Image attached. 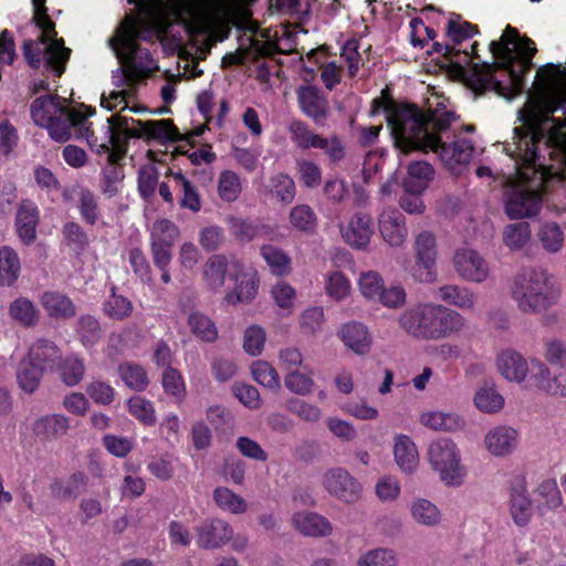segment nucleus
I'll list each match as a JSON object with an SVG mask.
<instances>
[{"mask_svg": "<svg viewBox=\"0 0 566 566\" xmlns=\"http://www.w3.org/2000/svg\"><path fill=\"white\" fill-rule=\"evenodd\" d=\"M446 103L444 97L434 95L427 101L424 111L409 104L392 107L387 122L396 147L407 153L429 151V147L437 146V133H446L455 120L454 112Z\"/></svg>", "mask_w": 566, "mask_h": 566, "instance_id": "3", "label": "nucleus"}, {"mask_svg": "<svg viewBox=\"0 0 566 566\" xmlns=\"http://www.w3.org/2000/svg\"><path fill=\"white\" fill-rule=\"evenodd\" d=\"M323 488L328 494L346 503H356L363 492L361 484L345 469L332 468L322 476Z\"/></svg>", "mask_w": 566, "mask_h": 566, "instance_id": "15", "label": "nucleus"}, {"mask_svg": "<svg viewBox=\"0 0 566 566\" xmlns=\"http://www.w3.org/2000/svg\"><path fill=\"white\" fill-rule=\"evenodd\" d=\"M253 379L261 386L271 390H277L281 387V379L279 373L266 360H255L250 367Z\"/></svg>", "mask_w": 566, "mask_h": 566, "instance_id": "48", "label": "nucleus"}, {"mask_svg": "<svg viewBox=\"0 0 566 566\" xmlns=\"http://www.w3.org/2000/svg\"><path fill=\"white\" fill-rule=\"evenodd\" d=\"M103 310L108 317L122 321L130 316L133 304L127 297L113 292L104 302Z\"/></svg>", "mask_w": 566, "mask_h": 566, "instance_id": "61", "label": "nucleus"}, {"mask_svg": "<svg viewBox=\"0 0 566 566\" xmlns=\"http://www.w3.org/2000/svg\"><path fill=\"white\" fill-rule=\"evenodd\" d=\"M531 239V228L527 222L510 223L503 230V242L510 250H520Z\"/></svg>", "mask_w": 566, "mask_h": 566, "instance_id": "52", "label": "nucleus"}, {"mask_svg": "<svg viewBox=\"0 0 566 566\" xmlns=\"http://www.w3.org/2000/svg\"><path fill=\"white\" fill-rule=\"evenodd\" d=\"M191 333L202 342L213 343L219 332L214 322L203 313L192 312L187 319Z\"/></svg>", "mask_w": 566, "mask_h": 566, "instance_id": "41", "label": "nucleus"}, {"mask_svg": "<svg viewBox=\"0 0 566 566\" xmlns=\"http://www.w3.org/2000/svg\"><path fill=\"white\" fill-rule=\"evenodd\" d=\"M453 268L460 279L472 283H483L490 275L484 258L475 250L459 249L453 256Z\"/></svg>", "mask_w": 566, "mask_h": 566, "instance_id": "17", "label": "nucleus"}, {"mask_svg": "<svg viewBox=\"0 0 566 566\" xmlns=\"http://www.w3.org/2000/svg\"><path fill=\"white\" fill-rule=\"evenodd\" d=\"M532 386L555 399H566V363L549 368L539 359H531Z\"/></svg>", "mask_w": 566, "mask_h": 566, "instance_id": "14", "label": "nucleus"}, {"mask_svg": "<svg viewBox=\"0 0 566 566\" xmlns=\"http://www.w3.org/2000/svg\"><path fill=\"white\" fill-rule=\"evenodd\" d=\"M170 178H172L176 187L182 193V198L180 200L181 207L189 209L192 212L200 211L201 198L196 187L180 171H171Z\"/></svg>", "mask_w": 566, "mask_h": 566, "instance_id": "43", "label": "nucleus"}, {"mask_svg": "<svg viewBox=\"0 0 566 566\" xmlns=\"http://www.w3.org/2000/svg\"><path fill=\"white\" fill-rule=\"evenodd\" d=\"M324 283L326 294L336 302L344 301L352 292L350 281L339 271L327 273Z\"/></svg>", "mask_w": 566, "mask_h": 566, "instance_id": "49", "label": "nucleus"}, {"mask_svg": "<svg viewBox=\"0 0 566 566\" xmlns=\"http://www.w3.org/2000/svg\"><path fill=\"white\" fill-rule=\"evenodd\" d=\"M378 231L390 247H401L407 239L406 219L395 208H386L378 216Z\"/></svg>", "mask_w": 566, "mask_h": 566, "instance_id": "21", "label": "nucleus"}, {"mask_svg": "<svg viewBox=\"0 0 566 566\" xmlns=\"http://www.w3.org/2000/svg\"><path fill=\"white\" fill-rule=\"evenodd\" d=\"M10 316L22 325L31 326L38 321V311L33 303L24 297L17 298L10 304Z\"/></svg>", "mask_w": 566, "mask_h": 566, "instance_id": "56", "label": "nucleus"}, {"mask_svg": "<svg viewBox=\"0 0 566 566\" xmlns=\"http://www.w3.org/2000/svg\"><path fill=\"white\" fill-rule=\"evenodd\" d=\"M284 385L291 392L298 396L310 395L314 389L313 378L297 369L285 374Z\"/></svg>", "mask_w": 566, "mask_h": 566, "instance_id": "63", "label": "nucleus"}, {"mask_svg": "<svg viewBox=\"0 0 566 566\" xmlns=\"http://www.w3.org/2000/svg\"><path fill=\"white\" fill-rule=\"evenodd\" d=\"M178 237V227L168 219H159L150 228V243L153 244L172 247Z\"/></svg>", "mask_w": 566, "mask_h": 566, "instance_id": "51", "label": "nucleus"}, {"mask_svg": "<svg viewBox=\"0 0 566 566\" xmlns=\"http://www.w3.org/2000/svg\"><path fill=\"white\" fill-rule=\"evenodd\" d=\"M118 371L125 385L133 390L143 391L148 386L147 374L139 365L125 363L119 366Z\"/></svg>", "mask_w": 566, "mask_h": 566, "instance_id": "53", "label": "nucleus"}, {"mask_svg": "<svg viewBox=\"0 0 566 566\" xmlns=\"http://www.w3.org/2000/svg\"><path fill=\"white\" fill-rule=\"evenodd\" d=\"M76 333L83 346L93 347L101 339L99 323L91 315H83L77 321Z\"/></svg>", "mask_w": 566, "mask_h": 566, "instance_id": "54", "label": "nucleus"}, {"mask_svg": "<svg viewBox=\"0 0 566 566\" xmlns=\"http://www.w3.org/2000/svg\"><path fill=\"white\" fill-rule=\"evenodd\" d=\"M270 294L279 308L286 314L293 312L296 301V291L292 285L284 281L277 282L271 287Z\"/></svg>", "mask_w": 566, "mask_h": 566, "instance_id": "57", "label": "nucleus"}, {"mask_svg": "<svg viewBox=\"0 0 566 566\" xmlns=\"http://www.w3.org/2000/svg\"><path fill=\"white\" fill-rule=\"evenodd\" d=\"M28 356L44 371L55 365L60 350L52 342L41 339L31 346Z\"/></svg>", "mask_w": 566, "mask_h": 566, "instance_id": "42", "label": "nucleus"}, {"mask_svg": "<svg viewBox=\"0 0 566 566\" xmlns=\"http://www.w3.org/2000/svg\"><path fill=\"white\" fill-rule=\"evenodd\" d=\"M266 333L260 325H250L243 333V349L250 356H259L264 349Z\"/></svg>", "mask_w": 566, "mask_h": 566, "instance_id": "60", "label": "nucleus"}, {"mask_svg": "<svg viewBox=\"0 0 566 566\" xmlns=\"http://www.w3.org/2000/svg\"><path fill=\"white\" fill-rule=\"evenodd\" d=\"M289 133L295 146L302 149L315 148L321 136L310 130L307 126L300 120H292L289 124Z\"/></svg>", "mask_w": 566, "mask_h": 566, "instance_id": "58", "label": "nucleus"}, {"mask_svg": "<svg viewBox=\"0 0 566 566\" xmlns=\"http://www.w3.org/2000/svg\"><path fill=\"white\" fill-rule=\"evenodd\" d=\"M451 126L446 133H437L434 147L429 150L437 154L444 166L453 171L459 172L472 159L474 147L470 139L457 137L451 144L446 139L450 137Z\"/></svg>", "mask_w": 566, "mask_h": 566, "instance_id": "12", "label": "nucleus"}, {"mask_svg": "<svg viewBox=\"0 0 566 566\" xmlns=\"http://www.w3.org/2000/svg\"><path fill=\"white\" fill-rule=\"evenodd\" d=\"M398 324L415 338L437 340L460 333L465 327V318L441 304L418 303L399 315Z\"/></svg>", "mask_w": 566, "mask_h": 566, "instance_id": "6", "label": "nucleus"}, {"mask_svg": "<svg viewBox=\"0 0 566 566\" xmlns=\"http://www.w3.org/2000/svg\"><path fill=\"white\" fill-rule=\"evenodd\" d=\"M293 527L304 536L326 537L333 533L332 523L316 512L300 511L292 515Z\"/></svg>", "mask_w": 566, "mask_h": 566, "instance_id": "26", "label": "nucleus"}, {"mask_svg": "<svg viewBox=\"0 0 566 566\" xmlns=\"http://www.w3.org/2000/svg\"><path fill=\"white\" fill-rule=\"evenodd\" d=\"M107 143L115 146L119 137L125 138L145 137L157 140L171 139L174 136V127L167 119L140 122L126 116L113 115L108 119Z\"/></svg>", "mask_w": 566, "mask_h": 566, "instance_id": "10", "label": "nucleus"}, {"mask_svg": "<svg viewBox=\"0 0 566 566\" xmlns=\"http://www.w3.org/2000/svg\"><path fill=\"white\" fill-rule=\"evenodd\" d=\"M433 177V169L427 161H413L408 166L402 186L405 191L423 192Z\"/></svg>", "mask_w": 566, "mask_h": 566, "instance_id": "35", "label": "nucleus"}, {"mask_svg": "<svg viewBox=\"0 0 566 566\" xmlns=\"http://www.w3.org/2000/svg\"><path fill=\"white\" fill-rule=\"evenodd\" d=\"M224 254L209 256L201 266V283L205 290L219 293L224 286L227 274L232 273V261Z\"/></svg>", "mask_w": 566, "mask_h": 566, "instance_id": "19", "label": "nucleus"}, {"mask_svg": "<svg viewBox=\"0 0 566 566\" xmlns=\"http://www.w3.org/2000/svg\"><path fill=\"white\" fill-rule=\"evenodd\" d=\"M69 429V418L59 413L44 416L33 424L34 434L43 441L55 440L66 434Z\"/></svg>", "mask_w": 566, "mask_h": 566, "instance_id": "34", "label": "nucleus"}, {"mask_svg": "<svg viewBox=\"0 0 566 566\" xmlns=\"http://www.w3.org/2000/svg\"><path fill=\"white\" fill-rule=\"evenodd\" d=\"M537 235L543 248L551 253L559 251L563 247L564 233L555 222L543 224Z\"/></svg>", "mask_w": 566, "mask_h": 566, "instance_id": "62", "label": "nucleus"}, {"mask_svg": "<svg viewBox=\"0 0 566 566\" xmlns=\"http://www.w3.org/2000/svg\"><path fill=\"white\" fill-rule=\"evenodd\" d=\"M21 271L18 253L10 247L0 248V286H12Z\"/></svg>", "mask_w": 566, "mask_h": 566, "instance_id": "36", "label": "nucleus"}, {"mask_svg": "<svg viewBox=\"0 0 566 566\" xmlns=\"http://www.w3.org/2000/svg\"><path fill=\"white\" fill-rule=\"evenodd\" d=\"M127 408L132 416L145 426L156 423V411L153 402L140 396H134L127 401Z\"/></svg>", "mask_w": 566, "mask_h": 566, "instance_id": "55", "label": "nucleus"}, {"mask_svg": "<svg viewBox=\"0 0 566 566\" xmlns=\"http://www.w3.org/2000/svg\"><path fill=\"white\" fill-rule=\"evenodd\" d=\"M144 27V21L128 15L109 38L108 44L120 64L113 72L114 86L122 87L126 83L136 85L158 67L148 49L138 44L139 39H145Z\"/></svg>", "mask_w": 566, "mask_h": 566, "instance_id": "5", "label": "nucleus"}, {"mask_svg": "<svg viewBox=\"0 0 566 566\" xmlns=\"http://www.w3.org/2000/svg\"><path fill=\"white\" fill-rule=\"evenodd\" d=\"M392 455L396 465L403 474H413L420 465L418 448L408 434L397 433L394 436Z\"/></svg>", "mask_w": 566, "mask_h": 566, "instance_id": "23", "label": "nucleus"}, {"mask_svg": "<svg viewBox=\"0 0 566 566\" xmlns=\"http://www.w3.org/2000/svg\"><path fill=\"white\" fill-rule=\"evenodd\" d=\"M357 286L365 300L378 302L387 308H398L406 303V291L399 285L386 286L382 276L376 271L361 272Z\"/></svg>", "mask_w": 566, "mask_h": 566, "instance_id": "11", "label": "nucleus"}, {"mask_svg": "<svg viewBox=\"0 0 566 566\" xmlns=\"http://www.w3.org/2000/svg\"><path fill=\"white\" fill-rule=\"evenodd\" d=\"M185 9L189 27L196 32H206L212 28L214 13L210 4L199 0H169Z\"/></svg>", "mask_w": 566, "mask_h": 566, "instance_id": "29", "label": "nucleus"}, {"mask_svg": "<svg viewBox=\"0 0 566 566\" xmlns=\"http://www.w3.org/2000/svg\"><path fill=\"white\" fill-rule=\"evenodd\" d=\"M291 227L303 233H313L317 227V217L308 205H297L290 210Z\"/></svg>", "mask_w": 566, "mask_h": 566, "instance_id": "44", "label": "nucleus"}, {"mask_svg": "<svg viewBox=\"0 0 566 566\" xmlns=\"http://www.w3.org/2000/svg\"><path fill=\"white\" fill-rule=\"evenodd\" d=\"M86 111L70 108L65 98L57 95L40 96L31 104V116L35 125L45 127L50 136L60 143L69 140L72 136L84 138L94 148L107 149L106 142L97 143L87 123V117L93 114L90 107Z\"/></svg>", "mask_w": 566, "mask_h": 566, "instance_id": "4", "label": "nucleus"}, {"mask_svg": "<svg viewBox=\"0 0 566 566\" xmlns=\"http://www.w3.org/2000/svg\"><path fill=\"white\" fill-rule=\"evenodd\" d=\"M241 192V182L239 176L231 170H224L218 179L219 197L228 202L237 200Z\"/></svg>", "mask_w": 566, "mask_h": 566, "instance_id": "59", "label": "nucleus"}, {"mask_svg": "<svg viewBox=\"0 0 566 566\" xmlns=\"http://www.w3.org/2000/svg\"><path fill=\"white\" fill-rule=\"evenodd\" d=\"M496 369L507 381L522 384L532 373V364L521 353L514 349H504L497 354Z\"/></svg>", "mask_w": 566, "mask_h": 566, "instance_id": "20", "label": "nucleus"}, {"mask_svg": "<svg viewBox=\"0 0 566 566\" xmlns=\"http://www.w3.org/2000/svg\"><path fill=\"white\" fill-rule=\"evenodd\" d=\"M83 360L76 356L66 357L60 366V375L63 382L70 387L76 386L84 376Z\"/></svg>", "mask_w": 566, "mask_h": 566, "instance_id": "64", "label": "nucleus"}, {"mask_svg": "<svg viewBox=\"0 0 566 566\" xmlns=\"http://www.w3.org/2000/svg\"><path fill=\"white\" fill-rule=\"evenodd\" d=\"M43 370L29 356L19 366L17 379L20 388L25 392H33L40 384Z\"/></svg>", "mask_w": 566, "mask_h": 566, "instance_id": "45", "label": "nucleus"}, {"mask_svg": "<svg viewBox=\"0 0 566 566\" xmlns=\"http://www.w3.org/2000/svg\"><path fill=\"white\" fill-rule=\"evenodd\" d=\"M408 513L412 523L420 527L437 528L443 522L440 507L427 497H413L408 505Z\"/></svg>", "mask_w": 566, "mask_h": 566, "instance_id": "25", "label": "nucleus"}, {"mask_svg": "<svg viewBox=\"0 0 566 566\" xmlns=\"http://www.w3.org/2000/svg\"><path fill=\"white\" fill-rule=\"evenodd\" d=\"M212 497L221 511L233 515L244 514L249 507L247 501L241 495L226 486L216 488Z\"/></svg>", "mask_w": 566, "mask_h": 566, "instance_id": "38", "label": "nucleus"}, {"mask_svg": "<svg viewBox=\"0 0 566 566\" xmlns=\"http://www.w3.org/2000/svg\"><path fill=\"white\" fill-rule=\"evenodd\" d=\"M520 433L509 424H496L488 429L482 446L493 458L505 459L512 455L518 447Z\"/></svg>", "mask_w": 566, "mask_h": 566, "instance_id": "16", "label": "nucleus"}, {"mask_svg": "<svg viewBox=\"0 0 566 566\" xmlns=\"http://www.w3.org/2000/svg\"><path fill=\"white\" fill-rule=\"evenodd\" d=\"M398 558L394 549L387 547H376L361 553L356 566H397Z\"/></svg>", "mask_w": 566, "mask_h": 566, "instance_id": "47", "label": "nucleus"}, {"mask_svg": "<svg viewBox=\"0 0 566 566\" xmlns=\"http://www.w3.org/2000/svg\"><path fill=\"white\" fill-rule=\"evenodd\" d=\"M261 254L274 275L283 276L291 271V258L281 249L263 245Z\"/></svg>", "mask_w": 566, "mask_h": 566, "instance_id": "50", "label": "nucleus"}, {"mask_svg": "<svg viewBox=\"0 0 566 566\" xmlns=\"http://www.w3.org/2000/svg\"><path fill=\"white\" fill-rule=\"evenodd\" d=\"M419 422L433 431L459 432L465 429V419L457 412L441 410L424 411L419 417Z\"/></svg>", "mask_w": 566, "mask_h": 566, "instance_id": "30", "label": "nucleus"}, {"mask_svg": "<svg viewBox=\"0 0 566 566\" xmlns=\"http://www.w3.org/2000/svg\"><path fill=\"white\" fill-rule=\"evenodd\" d=\"M233 538L231 525L222 518H209L196 527L197 545L203 549H217Z\"/></svg>", "mask_w": 566, "mask_h": 566, "instance_id": "18", "label": "nucleus"}, {"mask_svg": "<svg viewBox=\"0 0 566 566\" xmlns=\"http://www.w3.org/2000/svg\"><path fill=\"white\" fill-rule=\"evenodd\" d=\"M301 109L308 117L319 120L327 114L328 103L314 86H303L297 91Z\"/></svg>", "mask_w": 566, "mask_h": 566, "instance_id": "33", "label": "nucleus"}, {"mask_svg": "<svg viewBox=\"0 0 566 566\" xmlns=\"http://www.w3.org/2000/svg\"><path fill=\"white\" fill-rule=\"evenodd\" d=\"M374 492L379 502L395 503L401 495L400 480L392 474H382L376 480Z\"/></svg>", "mask_w": 566, "mask_h": 566, "instance_id": "46", "label": "nucleus"}, {"mask_svg": "<svg viewBox=\"0 0 566 566\" xmlns=\"http://www.w3.org/2000/svg\"><path fill=\"white\" fill-rule=\"evenodd\" d=\"M265 193L276 198L279 201L289 205L293 201L296 189L294 180L286 174H276L264 185Z\"/></svg>", "mask_w": 566, "mask_h": 566, "instance_id": "40", "label": "nucleus"}, {"mask_svg": "<svg viewBox=\"0 0 566 566\" xmlns=\"http://www.w3.org/2000/svg\"><path fill=\"white\" fill-rule=\"evenodd\" d=\"M337 336L347 348L357 355H365L370 349L371 335L368 327L360 322L352 321L343 324Z\"/></svg>", "mask_w": 566, "mask_h": 566, "instance_id": "27", "label": "nucleus"}, {"mask_svg": "<svg viewBox=\"0 0 566 566\" xmlns=\"http://www.w3.org/2000/svg\"><path fill=\"white\" fill-rule=\"evenodd\" d=\"M41 303L49 316L60 319L74 316L75 306L72 301L59 292H45Z\"/></svg>", "mask_w": 566, "mask_h": 566, "instance_id": "37", "label": "nucleus"}, {"mask_svg": "<svg viewBox=\"0 0 566 566\" xmlns=\"http://www.w3.org/2000/svg\"><path fill=\"white\" fill-rule=\"evenodd\" d=\"M476 33V25L452 15L447 24V43H434L433 49L458 67L474 90H493L509 99L521 94L523 75L532 66L536 52L534 42L521 38L516 29L507 25L502 36L490 43L495 62L480 64L473 63L476 42L471 39Z\"/></svg>", "mask_w": 566, "mask_h": 566, "instance_id": "2", "label": "nucleus"}, {"mask_svg": "<svg viewBox=\"0 0 566 566\" xmlns=\"http://www.w3.org/2000/svg\"><path fill=\"white\" fill-rule=\"evenodd\" d=\"M33 20L40 30L38 40L27 41L23 45L24 56L33 67L44 66L60 77L65 70L71 50L64 46L63 39L56 38L54 23L45 12V0H33Z\"/></svg>", "mask_w": 566, "mask_h": 566, "instance_id": "7", "label": "nucleus"}, {"mask_svg": "<svg viewBox=\"0 0 566 566\" xmlns=\"http://www.w3.org/2000/svg\"><path fill=\"white\" fill-rule=\"evenodd\" d=\"M427 461L447 488H460L468 478V469L462 462L458 444L450 438H438L429 442Z\"/></svg>", "mask_w": 566, "mask_h": 566, "instance_id": "9", "label": "nucleus"}, {"mask_svg": "<svg viewBox=\"0 0 566 566\" xmlns=\"http://www.w3.org/2000/svg\"><path fill=\"white\" fill-rule=\"evenodd\" d=\"M111 91L108 94L103 93L101 96V106L106 108L107 111H124L126 108H130V101L135 97L136 85L135 84H124L122 87H117Z\"/></svg>", "mask_w": 566, "mask_h": 566, "instance_id": "39", "label": "nucleus"}, {"mask_svg": "<svg viewBox=\"0 0 566 566\" xmlns=\"http://www.w3.org/2000/svg\"><path fill=\"white\" fill-rule=\"evenodd\" d=\"M40 219L38 206L31 200H23L15 213V232L25 245L32 244L36 239V227Z\"/></svg>", "mask_w": 566, "mask_h": 566, "instance_id": "24", "label": "nucleus"}, {"mask_svg": "<svg viewBox=\"0 0 566 566\" xmlns=\"http://www.w3.org/2000/svg\"><path fill=\"white\" fill-rule=\"evenodd\" d=\"M231 279L234 286L223 297L227 304H249L256 297L260 279L255 269L245 266L240 260H233Z\"/></svg>", "mask_w": 566, "mask_h": 566, "instance_id": "13", "label": "nucleus"}, {"mask_svg": "<svg viewBox=\"0 0 566 566\" xmlns=\"http://www.w3.org/2000/svg\"><path fill=\"white\" fill-rule=\"evenodd\" d=\"M510 513L518 526L526 525L532 516V501L523 481H516L510 493Z\"/></svg>", "mask_w": 566, "mask_h": 566, "instance_id": "31", "label": "nucleus"}, {"mask_svg": "<svg viewBox=\"0 0 566 566\" xmlns=\"http://www.w3.org/2000/svg\"><path fill=\"white\" fill-rule=\"evenodd\" d=\"M517 122L512 140L504 147L516 169L507 179L503 199L512 220L536 216L542 207L538 186L566 178V88L547 96H528L517 112Z\"/></svg>", "mask_w": 566, "mask_h": 566, "instance_id": "1", "label": "nucleus"}, {"mask_svg": "<svg viewBox=\"0 0 566 566\" xmlns=\"http://www.w3.org/2000/svg\"><path fill=\"white\" fill-rule=\"evenodd\" d=\"M473 406L482 413L495 415L503 410L505 399L493 382L479 386L473 395Z\"/></svg>", "mask_w": 566, "mask_h": 566, "instance_id": "32", "label": "nucleus"}, {"mask_svg": "<svg viewBox=\"0 0 566 566\" xmlns=\"http://www.w3.org/2000/svg\"><path fill=\"white\" fill-rule=\"evenodd\" d=\"M371 218L365 213H355L346 223L340 226L344 241L354 249L365 250L373 237Z\"/></svg>", "mask_w": 566, "mask_h": 566, "instance_id": "22", "label": "nucleus"}, {"mask_svg": "<svg viewBox=\"0 0 566 566\" xmlns=\"http://www.w3.org/2000/svg\"><path fill=\"white\" fill-rule=\"evenodd\" d=\"M438 298L461 311L474 313L478 306V295L467 286L444 284L437 291Z\"/></svg>", "mask_w": 566, "mask_h": 566, "instance_id": "28", "label": "nucleus"}, {"mask_svg": "<svg viewBox=\"0 0 566 566\" xmlns=\"http://www.w3.org/2000/svg\"><path fill=\"white\" fill-rule=\"evenodd\" d=\"M510 296L521 313L535 315L555 304L558 293L546 271L527 268L513 276Z\"/></svg>", "mask_w": 566, "mask_h": 566, "instance_id": "8", "label": "nucleus"}]
</instances>
